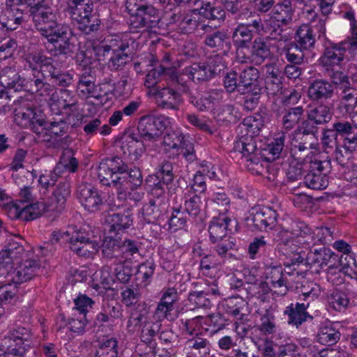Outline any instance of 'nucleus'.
Instances as JSON below:
<instances>
[{
	"label": "nucleus",
	"mask_w": 357,
	"mask_h": 357,
	"mask_svg": "<svg viewBox=\"0 0 357 357\" xmlns=\"http://www.w3.org/2000/svg\"><path fill=\"white\" fill-rule=\"evenodd\" d=\"M98 177L103 185L115 188L121 199L126 198V189L134 190L143 183L140 169L135 167L129 170L128 164L118 156L102 160L98 167Z\"/></svg>",
	"instance_id": "f257e3e1"
},
{
	"label": "nucleus",
	"mask_w": 357,
	"mask_h": 357,
	"mask_svg": "<svg viewBox=\"0 0 357 357\" xmlns=\"http://www.w3.org/2000/svg\"><path fill=\"white\" fill-rule=\"evenodd\" d=\"M29 7L30 15L35 27L47 40L66 38L71 36L68 25L58 23L57 10L53 6L52 0H20Z\"/></svg>",
	"instance_id": "f03ea898"
},
{
	"label": "nucleus",
	"mask_w": 357,
	"mask_h": 357,
	"mask_svg": "<svg viewBox=\"0 0 357 357\" xmlns=\"http://www.w3.org/2000/svg\"><path fill=\"white\" fill-rule=\"evenodd\" d=\"M24 59L31 72L49 79L54 85L68 87L73 82V75L65 70L57 59L47 56L42 51L35 50L25 54Z\"/></svg>",
	"instance_id": "7ed1b4c3"
},
{
	"label": "nucleus",
	"mask_w": 357,
	"mask_h": 357,
	"mask_svg": "<svg viewBox=\"0 0 357 357\" xmlns=\"http://www.w3.org/2000/svg\"><path fill=\"white\" fill-rule=\"evenodd\" d=\"M52 244L68 243L71 251L80 257H90L96 254L99 245L91 240L89 234L82 229L69 227L65 231H54L50 239Z\"/></svg>",
	"instance_id": "20e7f679"
},
{
	"label": "nucleus",
	"mask_w": 357,
	"mask_h": 357,
	"mask_svg": "<svg viewBox=\"0 0 357 357\" xmlns=\"http://www.w3.org/2000/svg\"><path fill=\"white\" fill-rule=\"evenodd\" d=\"M66 11L77 22L78 29L84 34L89 35L99 31L101 21L90 0H69Z\"/></svg>",
	"instance_id": "39448f33"
},
{
	"label": "nucleus",
	"mask_w": 357,
	"mask_h": 357,
	"mask_svg": "<svg viewBox=\"0 0 357 357\" xmlns=\"http://www.w3.org/2000/svg\"><path fill=\"white\" fill-rule=\"evenodd\" d=\"M304 165L308 172L304 176V183L307 187L313 190H323L328 186L327 174L331 169L330 159H312L310 157V160H306Z\"/></svg>",
	"instance_id": "423d86ee"
},
{
	"label": "nucleus",
	"mask_w": 357,
	"mask_h": 357,
	"mask_svg": "<svg viewBox=\"0 0 357 357\" xmlns=\"http://www.w3.org/2000/svg\"><path fill=\"white\" fill-rule=\"evenodd\" d=\"M18 240L11 238L0 252V270L12 268L15 263H19L20 260L29 257L30 252H26L22 244L23 240Z\"/></svg>",
	"instance_id": "0eeeda50"
},
{
	"label": "nucleus",
	"mask_w": 357,
	"mask_h": 357,
	"mask_svg": "<svg viewBox=\"0 0 357 357\" xmlns=\"http://www.w3.org/2000/svg\"><path fill=\"white\" fill-rule=\"evenodd\" d=\"M167 122L164 118L153 115L142 116L137 125L140 138L145 141H155L166 128Z\"/></svg>",
	"instance_id": "6e6552de"
},
{
	"label": "nucleus",
	"mask_w": 357,
	"mask_h": 357,
	"mask_svg": "<svg viewBox=\"0 0 357 357\" xmlns=\"http://www.w3.org/2000/svg\"><path fill=\"white\" fill-rule=\"evenodd\" d=\"M248 254L252 259H258L266 266H273L276 264V252L273 245L267 243L264 236L255 238L250 243Z\"/></svg>",
	"instance_id": "1a4fd4ad"
},
{
	"label": "nucleus",
	"mask_w": 357,
	"mask_h": 357,
	"mask_svg": "<svg viewBox=\"0 0 357 357\" xmlns=\"http://www.w3.org/2000/svg\"><path fill=\"white\" fill-rule=\"evenodd\" d=\"M351 46V41L333 43L327 40L324 44V50L319 59L321 65L325 67L340 66L344 60L348 48Z\"/></svg>",
	"instance_id": "9d476101"
},
{
	"label": "nucleus",
	"mask_w": 357,
	"mask_h": 357,
	"mask_svg": "<svg viewBox=\"0 0 357 357\" xmlns=\"http://www.w3.org/2000/svg\"><path fill=\"white\" fill-rule=\"evenodd\" d=\"M77 197L84 208L89 212L100 211L103 205L98 190L91 183H80L77 189Z\"/></svg>",
	"instance_id": "9b49d317"
},
{
	"label": "nucleus",
	"mask_w": 357,
	"mask_h": 357,
	"mask_svg": "<svg viewBox=\"0 0 357 357\" xmlns=\"http://www.w3.org/2000/svg\"><path fill=\"white\" fill-rule=\"evenodd\" d=\"M277 211L268 206H255L252 208L250 215L247 218L251 221L255 229L263 231L273 229L278 220Z\"/></svg>",
	"instance_id": "f8f14e48"
},
{
	"label": "nucleus",
	"mask_w": 357,
	"mask_h": 357,
	"mask_svg": "<svg viewBox=\"0 0 357 357\" xmlns=\"http://www.w3.org/2000/svg\"><path fill=\"white\" fill-rule=\"evenodd\" d=\"M202 15H198L194 10L192 13H182L177 16L176 22L183 33H191L195 31L200 33L210 32L213 29L210 22L203 20Z\"/></svg>",
	"instance_id": "ddd939ff"
},
{
	"label": "nucleus",
	"mask_w": 357,
	"mask_h": 357,
	"mask_svg": "<svg viewBox=\"0 0 357 357\" xmlns=\"http://www.w3.org/2000/svg\"><path fill=\"white\" fill-rule=\"evenodd\" d=\"M160 12L153 6L146 3L130 19V24L135 29L160 27Z\"/></svg>",
	"instance_id": "4468645a"
},
{
	"label": "nucleus",
	"mask_w": 357,
	"mask_h": 357,
	"mask_svg": "<svg viewBox=\"0 0 357 357\" xmlns=\"http://www.w3.org/2000/svg\"><path fill=\"white\" fill-rule=\"evenodd\" d=\"M158 106L163 109L178 110L181 95L178 90L170 86L158 89L155 92Z\"/></svg>",
	"instance_id": "2eb2a0df"
},
{
	"label": "nucleus",
	"mask_w": 357,
	"mask_h": 357,
	"mask_svg": "<svg viewBox=\"0 0 357 357\" xmlns=\"http://www.w3.org/2000/svg\"><path fill=\"white\" fill-rule=\"evenodd\" d=\"M335 87L325 79H316L310 82L307 96L312 101L327 100L333 97Z\"/></svg>",
	"instance_id": "dca6fc26"
},
{
	"label": "nucleus",
	"mask_w": 357,
	"mask_h": 357,
	"mask_svg": "<svg viewBox=\"0 0 357 357\" xmlns=\"http://www.w3.org/2000/svg\"><path fill=\"white\" fill-rule=\"evenodd\" d=\"M216 0H193L191 6H195V11L199 10L202 16L209 21H224L225 11L220 6H215Z\"/></svg>",
	"instance_id": "f3484780"
},
{
	"label": "nucleus",
	"mask_w": 357,
	"mask_h": 357,
	"mask_svg": "<svg viewBox=\"0 0 357 357\" xmlns=\"http://www.w3.org/2000/svg\"><path fill=\"white\" fill-rule=\"evenodd\" d=\"M310 306V302L291 303L284 311L287 317V324L298 328L303 322L312 320L313 317L306 310Z\"/></svg>",
	"instance_id": "a211bd4d"
},
{
	"label": "nucleus",
	"mask_w": 357,
	"mask_h": 357,
	"mask_svg": "<svg viewBox=\"0 0 357 357\" xmlns=\"http://www.w3.org/2000/svg\"><path fill=\"white\" fill-rule=\"evenodd\" d=\"M264 71L265 89L268 95L277 96L282 93L283 86L282 73L275 66L266 64L263 67Z\"/></svg>",
	"instance_id": "6ab92c4d"
},
{
	"label": "nucleus",
	"mask_w": 357,
	"mask_h": 357,
	"mask_svg": "<svg viewBox=\"0 0 357 357\" xmlns=\"http://www.w3.org/2000/svg\"><path fill=\"white\" fill-rule=\"evenodd\" d=\"M19 262V265L12 273L15 283H22L33 278L40 268V264L35 259L26 257Z\"/></svg>",
	"instance_id": "aec40b11"
},
{
	"label": "nucleus",
	"mask_w": 357,
	"mask_h": 357,
	"mask_svg": "<svg viewBox=\"0 0 357 357\" xmlns=\"http://www.w3.org/2000/svg\"><path fill=\"white\" fill-rule=\"evenodd\" d=\"M45 79L40 75L32 73L31 76L26 82L24 89H28L31 93L45 98L51 96L52 99L56 93L54 86Z\"/></svg>",
	"instance_id": "412c9836"
},
{
	"label": "nucleus",
	"mask_w": 357,
	"mask_h": 357,
	"mask_svg": "<svg viewBox=\"0 0 357 357\" xmlns=\"http://www.w3.org/2000/svg\"><path fill=\"white\" fill-rule=\"evenodd\" d=\"M204 38V44L208 47L213 49L215 52H220L224 55L227 54L231 50V43L229 35L226 31L217 30L207 32Z\"/></svg>",
	"instance_id": "4be33fe9"
},
{
	"label": "nucleus",
	"mask_w": 357,
	"mask_h": 357,
	"mask_svg": "<svg viewBox=\"0 0 357 357\" xmlns=\"http://www.w3.org/2000/svg\"><path fill=\"white\" fill-rule=\"evenodd\" d=\"M306 260L310 265H317L320 268L328 266L329 270H333L334 269V263L337 260V255L330 249L322 248L310 252Z\"/></svg>",
	"instance_id": "5701e85b"
},
{
	"label": "nucleus",
	"mask_w": 357,
	"mask_h": 357,
	"mask_svg": "<svg viewBox=\"0 0 357 357\" xmlns=\"http://www.w3.org/2000/svg\"><path fill=\"white\" fill-rule=\"evenodd\" d=\"M26 80L21 77L18 70L14 67H6L0 71V83L2 87L15 91L24 89Z\"/></svg>",
	"instance_id": "b1692460"
},
{
	"label": "nucleus",
	"mask_w": 357,
	"mask_h": 357,
	"mask_svg": "<svg viewBox=\"0 0 357 357\" xmlns=\"http://www.w3.org/2000/svg\"><path fill=\"white\" fill-rule=\"evenodd\" d=\"M24 21L23 12L17 7L6 8L0 14V24L8 31L15 30Z\"/></svg>",
	"instance_id": "393cba45"
},
{
	"label": "nucleus",
	"mask_w": 357,
	"mask_h": 357,
	"mask_svg": "<svg viewBox=\"0 0 357 357\" xmlns=\"http://www.w3.org/2000/svg\"><path fill=\"white\" fill-rule=\"evenodd\" d=\"M238 75V84L241 91H250L257 87H263L259 80L260 73L254 66L247 67L240 71Z\"/></svg>",
	"instance_id": "a878e982"
},
{
	"label": "nucleus",
	"mask_w": 357,
	"mask_h": 357,
	"mask_svg": "<svg viewBox=\"0 0 357 357\" xmlns=\"http://www.w3.org/2000/svg\"><path fill=\"white\" fill-rule=\"evenodd\" d=\"M166 211V204L160 199H152L142 208L144 220L148 223H154Z\"/></svg>",
	"instance_id": "bb28decb"
},
{
	"label": "nucleus",
	"mask_w": 357,
	"mask_h": 357,
	"mask_svg": "<svg viewBox=\"0 0 357 357\" xmlns=\"http://www.w3.org/2000/svg\"><path fill=\"white\" fill-rule=\"evenodd\" d=\"M120 43L109 59L108 66L112 70H121L130 60L128 44L122 41Z\"/></svg>",
	"instance_id": "cd10ccee"
},
{
	"label": "nucleus",
	"mask_w": 357,
	"mask_h": 357,
	"mask_svg": "<svg viewBox=\"0 0 357 357\" xmlns=\"http://www.w3.org/2000/svg\"><path fill=\"white\" fill-rule=\"evenodd\" d=\"M231 220L227 216L214 217L210 224L208 231L211 240L213 242H218L222 240L227 235V230Z\"/></svg>",
	"instance_id": "c85d7f7f"
},
{
	"label": "nucleus",
	"mask_w": 357,
	"mask_h": 357,
	"mask_svg": "<svg viewBox=\"0 0 357 357\" xmlns=\"http://www.w3.org/2000/svg\"><path fill=\"white\" fill-rule=\"evenodd\" d=\"M107 221L110 225L109 231H119L132 225L133 222L132 213L130 208L123 212L114 213L110 215Z\"/></svg>",
	"instance_id": "c756f323"
},
{
	"label": "nucleus",
	"mask_w": 357,
	"mask_h": 357,
	"mask_svg": "<svg viewBox=\"0 0 357 357\" xmlns=\"http://www.w3.org/2000/svg\"><path fill=\"white\" fill-rule=\"evenodd\" d=\"M258 151L255 137L248 135H242L234 146V153L241 154L242 159L258 154Z\"/></svg>",
	"instance_id": "7c9ffc66"
},
{
	"label": "nucleus",
	"mask_w": 357,
	"mask_h": 357,
	"mask_svg": "<svg viewBox=\"0 0 357 357\" xmlns=\"http://www.w3.org/2000/svg\"><path fill=\"white\" fill-rule=\"evenodd\" d=\"M294 12L295 8L291 1L282 0L274 6L271 17L280 21L282 25H287L292 21Z\"/></svg>",
	"instance_id": "2f4dec72"
},
{
	"label": "nucleus",
	"mask_w": 357,
	"mask_h": 357,
	"mask_svg": "<svg viewBox=\"0 0 357 357\" xmlns=\"http://www.w3.org/2000/svg\"><path fill=\"white\" fill-rule=\"evenodd\" d=\"M270 46L262 38H257L252 43L250 56L257 64L262 63L266 59L271 58Z\"/></svg>",
	"instance_id": "473e14b6"
},
{
	"label": "nucleus",
	"mask_w": 357,
	"mask_h": 357,
	"mask_svg": "<svg viewBox=\"0 0 357 357\" xmlns=\"http://www.w3.org/2000/svg\"><path fill=\"white\" fill-rule=\"evenodd\" d=\"M280 21H278L271 16L265 19L263 36H266V38L269 40H286L287 38L283 35L284 29Z\"/></svg>",
	"instance_id": "72a5a7b5"
},
{
	"label": "nucleus",
	"mask_w": 357,
	"mask_h": 357,
	"mask_svg": "<svg viewBox=\"0 0 357 357\" xmlns=\"http://www.w3.org/2000/svg\"><path fill=\"white\" fill-rule=\"evenodd\" d=\"M316 42L313 29L308 24L300 26L296 31L295 42L303 50H310L314 47Z\"/></svg>",
	"instance_id": "f704fd0d"
},
{
	"label": "nucleus",
	"mask_w": 357,
	"mask_h": 357,
	"mask_svg": "<svg viewBox=\"0 0 357 357\" xmlns=\"http://www.w3.org/2000/svg\"><path fill=\"white\" fill-rule=\"evenodd\" d=\"M222 306L227 313L242 320L247 302L241 296H231L224 301Z\"/></svg>",
	"instance_id": "c9c22d12"
},
{
	"label": "nucleus",
	"mask_w": 357,
	"mask_h": 357,
	"mask_svg": "<svg viewBox=\"0 0 357 357\" xmlns=\"http://www.w3.org/2000/svg\"><path fill=\"white\" fill-rule=\"evenodd\" d=\"M264 126V121L261 114L255 113L253 116H249L244 119L241 125L244 135L255 137L259 135L261 129Z\"/></svg>",
	"instance_id": "e433bc0d"
},
{
	"label": "nucleus",
	"mask_w": 357,
	"mask_h": 357,
	"mask_svg": "<svg viewBox=\"0 0 357 357\" xmlns=\"http://www.w3.org/2000/svg\"><path fill=\"white\" fill-rule=\"evenodd\" d=\"M275 312V307L270 306L261 315L258 329L262 334L268 335L276 332Z\"/></svg>",
	"instance_id": "4c0bfd02"
},
{
	"label": "nucleus",
	"mask_w": 357,
	"mask_h": 357,
	"mask_svg": "<svg viewBox=\"0 0 357 357\" xmlns=\"http://www.w3.org/2000/svg\"><path fill=\"white\" fill-rule=\"evenodd\" d=\"M340 89L342 90L340 105L344 108L346 112H354L357 104V90L351 86L350 82Z\"/></svg>",
	"instance_id": "58836bf2"
},
{
	"label": "nucleus",
	"mask_w": 357,
	"mask_h": 357,
	"mask_svg": "<svg viewBox=\"0 0 357 357\" xmlns=\"http://www.w3.org/2000/svg\"><path fill=\"white\" fill-rule=\"evenodd\" d=\"M254 34L244 23L239 24L232 33V40L234 45L238 48L248 47L253 38Z\"/></svg>",
	"instance_id": "ea45409f"
},
{
	"label": "nucleus",
	"mask_w": 357,
	"mask_h": 357,
	"mask_svg": "<svg viewBox=\"0 0 357 357\" xmlns=\"http://www.w3.org/2000/svg\"><path fill=\"white\" fill-rule=\"evenodd\" d=\"M121 240L113 236H107L102 244V254L108 259H121Z\"/></svg>",
	"instance_id": "a19ab883"
},
{
	"label": "nucleus",
	"mask_w": 357,
	"mask_h": 357,
	"mask_svg": "<svg viewBox=\"0 0 357 357\" xmlns=\"http://www.w3.org/2000/svg\"><path fill=\"white\" fill-rule=\"evenodd\" d=\"M183 74L194 82L208 81L210 77L204 66V63H195L183 68Z\"/></svg>",
	"instance_id": "79ce46f5"
},
{
	"label": "nucleus",
	"mask_w": 357,
	"mask_h": 357,
	"mask_svg": "<svg viewBox=\"0 0 357 357\" xmlns=\"http://www.w3.org/2000/svg\"><path fill=\"white\" fill-rule=\"evenodd\" d=\"M307 117L319 126L329 122L332 118V112L326 105H318L307 111Z\"/></svg>",
	"instance_id": "37998d69"
},
{
	"label": "nucleus",
	"mask_w": 357,
	"mask_h": 357,
	"mask_svg": "<svg viewBox=\"0 0 357 357\" xmlns=\"http://www.w3.org/2000/svg\"><path fill=\"white\" fill-rule=\"evenodd\" d=\"M88 323L86 316L79 315L77 318H71L68 321L63 316L61 317L58 329L61 330L62 328L68 327V330L77 334H82L85 331V326Z\"/></svg>",
	"instance_id": "c03bdc74"
},
{
	"label": "nucleus",
	"mask_w": 357,
	"mask_h": 357,
	"mask_svg": "<svg viewBox=\"0 0 357 357\" xmlns=\"http://www.w3.org/2000/svg\"><path fill=\"white\" fill-rule=\"evenodd\" d=\"M298 241L296 239H288L280 243L279 250L284 255L291 257L292 263L302 262L303 257L301 256V248L298 246Z\"/></svg>",
	"instance_id": "a18cd8bd"
},
{
	"label": "nucleus",
	"mask_w": 357,
	"mask_h": 357,
	"mask_svg": "<svg viewBox=\"0 0 357 357\" xmlns=\"http://www.w3.org/2000/svg\"><path fill=\"white\" fill-rule=\"evenodd\" d=\"M286 112L282 118V124L285 129H292L302 119L304 114V109L302 106L283 108Z\"/></svg>",
	"instance_id": "49530a36"
},
{
	"label": "nucleus",
	"mask_w": 357,
	"mask_h": 357,
	"mask_svg": "<svg viewBox=\"0 0 357 357\" xmlns=\"http://www.w3.org/2000/svg\"><path fill=\"white\" fill-rule=\"evenodd\" d=\"M285 135L279 134L273 142L268 145L264 149L266 158L267 160H275L279 158L282 154L284 146Z\"/></svg>",
	"instance_id": "de8ad7c7"
},
{
	"label": "nucleus",
	"mask_w": 357,
	"mask_h": 357,
	"mask_svg": "<svg viewBox=\"0 0 357 357\" xmlns=\"http://www.w3.org/2000/svg\"><path fill=\"white\" fill-rule=\"evenodd\" d=\"M319 132V125L311 121L308 117L298 125L295 130L298 135H302L303 137L310 139V141H317V134Z\"/></svg>",
	"instance_id": "09e8293b"
},
{
	"label": "nucleus",
	"mask_w": 357,
	"mask_h": 357,
	"mask_svg": "<svg viewBox=\"0 0 357 357\" xmlns=\"http://www.w3.org/2000/svg\"><path fill=\"white\" fill-rule=\"evenodd\" d=\"M324 68L325 74L330 78V82L333 86H338L340 89L350 82L349 76L340 70V66H330Z\"/></svg>",
	"instance_id": "8fccbe9b"
},
{
	"label": "nucleus",
	"mask_w": 357,
	"mask_h": 357,
	"mask_svg": "<svg viewBox=\"0 0 357 357\" xmlns=\"http://www.w3.org/2000/svg\"><path fill=\"white\" fill-rule=\"evenodd\" d=\"M231 200L225 192H216L214 194L211 207L217 212L219 216H226V213L230 208Z\"/></svg>",
	"instance_id": "3c124183"
},
{
	"label": "nucleus",
	"mask_w": 357,
	"mask_h": 357,
	"mask_svg": "<svg viewBox=\"0 0 357 357\" xmlns=\"http://www.w3.org/2000/svg\"><path fill=\"white\" fill-rule=\"evenodd\" d=\"M70 194V185L68 182L59 183V185L54 190L52 197L56 201V206L53 208L50 207L51 210L63 211L64 205L68 197Z\"/></svg>",
	"instance_id": "603ef678"
},
{
	"label": "nucleus",
	"mask_w": 357,
	"mask_h": 357,
	"mask_svg": "<svg viewBox=\"0 0 357 357\" xmlns=\"http://www.w3.org/2000/svg\"><path fill=\"white\" fill-rule=\"evenodd\" d=\"M317 337L321 344L333 345L340 340V333L333 327L325 326L319 329Z\"/></svg>",
	"instance_id": "864d4df0"
},
{
	"label": "nucleus",
	"mask_w": 357,
	"mask_h": 357,
	"mask_svg": "<svg viewBox=\"0 0 357 357\" xmlns=\"http://www.w3.org/2000/svg\"><path fill=\"white\" fill-rule=\"evenodd\" d=\"M303 49L291 42L283 48L287 60L293 64H301L304 59Z\"/></svg>",
	"instance_id": "5fc2aeb1"
},
{
	"label": "nucleus",
	"mask_w": 357,
	"mask_h": 357,
	"mask_svg": "<svg viewBox=\"0 0 357 357\" xmlns=\"http://www.w3.org/2000/svg\"><path fill=\"white\" fill-rule=\"evenodd\" d=\"M271 290V289L266 282L260 281L253 283H247L245 292L251 297H256L261 301H264V296L268 294Z\"/></svg>",
	"instance_id": "6e6d98bb"
},
{
	"label": "nucleus",
	"mask_w": 357,
	"mask_h": 357,
	"mask_svg": "<svg viewBox=\"0 0 357 357\" xmlns=\"http://www.w3.org/2000/svg\"><path fill=\"white\" fill-rule=\"evenodd\" d=\"M139 245L135 241L126 239L123 242L121 241V259L119 264H123L126 261L131 260L132 257L135 254H139Z\"/></svg>",
	"instance_id": "4d7b16f0"
},
{
	"label": "nucleus",
	"mask_w": 357,
	"mask_h": 357,
	"mask_svg": "<svg viewBox=\"0 0 357 357\" xmlns=\"http://www.w3.org/2000/svg\"><path fill=\"white\" fill-rule=\"evenodd\" d=\"M168 70H170V67H165L161 65L150 70L146 77L145 86L147 88L153 87L161 77L168 79Z\"/></svg>",
	"instance_id": "13d9d810"
},
{
	"label": "nucleus",
	"mask_w": 357,
	"mask_h": 357,
	"mask_svg": "<svg viewBox=\"0 0 357 357\" xmlns=\"http://www.w3.org/2000/svg\"><path fill=\"white\" fill-rule=\"evenodd\" d=\"M201 198L197 195L185 196V202L182 210L188 215L196 217L201 210Z\"/></svg>",
	"instance_id": "bf43d9fd"
},
{
	"label": "nucleus",
	"mask_w": 357,
	"mask_h": 357,
	"mask_svg": "<svg viewBox=\"0 0 357 357\" xmlns=\"http://www.w3.org/2000/svg\"><path fill=\"white\" fill-rule=\"evenodd\" d=\"M262 91L263 87H257L250 89V91H241V93H247L243 103V107L246 110L251 111L257 107Z\"/></svg>",
	"instance_id": "052dcab7"
},
{
	"label": "nucleus",
	"mask_w": 357,
	"mask_h": 357,
	"mask_svg": "<svg viewBox=\"0 0 357 357\" xmlns=\"http://www.w3.org/2000/svg\"><path fill=\"white\" fill-rule=\"evenodd\" d=\"M186 222L185 213L182 210V206L174 208L172 215L169 219V229L175 231L182 229L185 226Z\"/></svg>",
	"instance_id": "680f3d73"
},
{
	"label": "nucleus",
	"mask_w": 357,
	"mask_h": 357,
	"mask_svg": "<svg viewBox=\"0 0 357 357\" xmlns=\"http://www.w3.org/2000/svg\"><path fill=\"white\" fill-rule=\"evenodd\" d=\"M184 77L186 76L183 74V69L181 73H178L175 67H170V70H167V78L171 82V84L178 86L181 91L186 93L188 91L189 87L187 82L184 79Z\"/></svg>",
	"instance_id": "e2e57ef3"
},
{
	"label": "nucleus",
	"mask_w": 357,
	"mask_h": 357,
	"mask_svg": "<svg viewBox=\"0 0 357 357\" xmlns=\"http://www.w3.org/2000/svg\"><path fill=\"white\" fill-rule=\"evenodd\" d=\"M286 231L296 237H306L311 235L312 233L308 225L303 222L297 220H291Z\"/></svg>",
	"instance_id": "0e129e2a"
},
{
	"label": "nucleus",
	"mask_w": 357,
	"mask_h": 357,
	"mask_svg": "<svg viewBox=\"0 0 357 357\" xmlns=\"http://www.w3.org/2000/svg\"><path fill=\"white\" fill-rule=\"evenodd\" d=\"M117 344L114 338L107 340L97 350L94 357H117Z\"/></svg>",
	"instance_id": "69168bd1"
},
{
	"label": "nucleus",
	"mask_w": 357,
	"mask_h": 357,
	"mask_svg": "<svg viewBox=\"0 0 357 357\" xmlns=\"http://www.w3.org/2000/svg\"><path fill=\"white\" fill-rule=\"evenodd\" d=\"M330 307L337 311L344 310L349 304V299L347 295L340 291L333 292L328 298Z\"/></svg>",
	"instance_id": "338daca9"
},
{
	"label": "nucleus",
	"mask_w": 357,
	"mask_h": 357,
	"mask_svg": "<svg viewBox=\"0 0 357 357\" xmlns=\"http://www.w3.org/2000/svg\"><path fill=\"white\" fill-rule=\"evenodd\" d=\"M207 296L208 293L204 291H192L188 295V300L195 307L208 308L211 306V302Z\"/></svg>",
	"instance_id": "774afa93"
}]
</instances>
